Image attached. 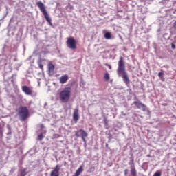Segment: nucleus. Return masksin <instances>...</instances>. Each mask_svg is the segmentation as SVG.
I'll list each match as a JSON object with an SVG mask.
<instances>
[{
    "label": "nucleus",
    "mask_w": 176,
    "mask_h": 176,
    "mask_svg": "<svg viewBox=\"0 0 176 176\" xmlns=\"http://www.w3.org/2000/svg\"><path fill=\"white\" fill-rule=\"evenodd\" d=\"M117 72L118 75L122 74L125 85H130V79L129 78V76L126 72V66L124 65V62L123 61V57L122 56L120 57V60L118 61V68L117 69Z\"/></svg>",
    "instance_id": "obj_1"
},
{
    "label": "nucleus",
    "mask_w": 176,
    "mask_h": 176,
    "mask_svg": "<svg viewBox=\"0 0 176 176\" xmlns=\"http://www.w3.org/2000/svg\"><path fill=\"white\" fill-rule=\"evenodd\" d=\"M72 91V87H65L60 93H59V98L61 102L63 104H66L67 102H69V100H71V93Z\"/></svg>",
    "instance_id": "obj_2"
},
{
    "label": "nucleus",
    "mask_w": 176,
    "mask_h": 176,
    "mask_svg": "<svg viewBox=\"0 0 176 176\" xmlns=\"http://www.w3.org/2000/svg\"><path fill=\"white\" fill-rule=\"evenodd\" d=\"M16 112L21 122H25L30 116V111L28 110V107L25 106H21L16 110Z\"/></svg>",
    "instance_id": "obj_3"
},
{
    "label": "nucleus",
    "mask_w": 176,
    "mask_h": 176,
    "mask_svg": "<svg viewBox=\"0 0 176 176\" xmlns=\"http://www.w3.org/2000/svg\"><path fill=\"white\" fill-rule=\"evenodd\" d=\"M36 5L38 8L40 9L41 13H43L45 19L47 21V23H50L52 21V19H50V17H49V14L47 13V11L46 10V8L45 7V4L42 3V1H38L36 3Z\"/></svg>",
    "instance_id": "obj_4"
},
{
    "label": "nucleus",
    "mask_w": 176,
    "mask_h": 176,
    "mask_svg": "<svg viewBox=\"0 0 176 176\" xmlns=\"http://www.w3.org/2000/svg\"><path fill=\"white\" fill-rule=\"evenodd\" d=\"M75 135L76 137H77V138H79V137H80L83 142L86 144V138L88 137L89 134L85 130L80 129L78 131L75 132Z\"/></svg>",
    "instance_id": "obj_5"
},
{
    "label": "nucleus",
    "mask_w": 176,
    "mask_h": 176,
    "mask_svg": "<svg viewBox=\"0 0 176 176\" xmlns=\"http://www.w3.org/2000/svg\"><path fill=\"white\" fill-rule=\"evenodd\" d=\"M67 46L69 49L75 50L76 49V41L74 38H68L67 41Z\"/></svg>",
    "instance_id": "obj_6"
},
{
    "label": "nucleus",
    "mask_w": 176,
    "mask_h": 176,
    "mask_svg": "<svg viewBox=\"0 0 176 176\" xmlns=\"http://www.w3.org/2000/svg\"><path fill=\"white\" fill-rule=\"evenodd\" d=\"M133 104L137 107L138 109H142L143 112H145V111H146V105L142 104L141 102L134 101Z\"/></svg>",
    "instance_id": "obj_7"
},
{
    "label": "nucleus",
    "mask_w": 176,
    "mask_h": 176,
    "mask_svg": "<svg viewBox=\"0 0 176 176\" xmlns=\"http://www.w3.org/2000/svg\"><path fill=\"white\" fill-rule=\"evenodd\" d=\"M21 89L25 94H27L28 96H31L32 94V89L27 85L22 86Z\"/></svg>",
    "instance_id": "obj_8"
},
{
    "label": "nucleus",
    "mask_w": 176,
    "mask_h": 176,
    "mask_svg": "<svg viewBox=\"0 0 176 176\" xmlns=\"http://www.w3.org/2000/svg\"><path fill=\"white\" fill-rule=\"evenodd\" d=\"M79 108L74 109L73 113V120L75 121V123H78V120H79Z\"/></svg>",
    "instance_id": "obj_9"
},
{
    "label": "nucleus",
    "mask_w": 176,
    "mask_h": 176,
    "mask_svg": "<svg viewBox=\"0 0 176 176\" xmlns=\"http://www.w3.org/2000/svg\"><path fill=\"white\" fill-rule=\"evenodd\" d=\"M50 176H60V166H56L54 169L51 171Z\"/></svg>",
    "instance_id": "obj_10"
},
{
    "label": "nucleus",
    "mask_w": 176,
    "mask_h": 176,
    "mask_svg": "<svg viewBox=\"0 0 176 176\" xmlns=\"http://www.w3.org/2000/svg\"><path fill=\"white\" fill-rule=\"evenodd\" d=\"M69 79V76H68V75L67 74H65L60 77L59 81H60V83H61L62 85H64V83H67V82H68Z\"/></svg>",
    "instance_id": "obj_11"
},
{
    "label": "nucleus",
    "mask_w": 176,
    "mask_h": 176,
    "mask_svg": "<svg viewBox=\"0 0 176 176\" xmlns=\"http://www.w3.org/2000/svg\"><path fill=\"white\" fill-rule=\"evenodd\" d=\"M49 74L53 75L54 74V65L50 63L48 65Z\"/></svg>",
    "instance_id": "obj_12"
},
{
    "label": "nucleus",
    "mask_w": 176,
    "mask_h": 176,
    "mask_svg": "<svg viewBox=\"0 0 176 176\" xmlns=\"http://www.w3.org/2000/svg\"><path fill=\"white\" fill-rule=\"evenodd\" d=\"M131 174L132 176H137V170H135V166L134 165L131 166Z\"/></svg>",
    "instance_id": "obj_13"
},
{
    "label": "nucleus",
    "mask_w": 176,
    "mask_h": 176,
    "mask_svg": "<svg viewBox=\"0 0 176 176\" xmlns=\"http://www.w3.org/2000/svg\"><path fill=\"white\" fill-rule=\"evenodd\" d=\"M112 35L111 34V32H106L104 34V38L105 39H111Z\"/></svg>",
    "instance_id": "obj_14"
},
{
    "label": "nucleus",
    "mask_w": 176,
    "mask_h": 176,
    "mask_svg": "<svg viewBox=\"0 0 176 176\" xmlns=\"http://www.w3.org/2000/svg\"><path fill=\"white\" fill-rule=\"evenodd\" d=\"M27 174H28V173H27V169L24 168L21 171V176H25L27 175Z\"/></svg>",
    "instance_id": "obj_15"
},
{
    "label": "nucleus",
    "mask_w": 176,
    "mask_h": 176,
    "mask_svg": "<svg viewBox=\"0 0 176 176\" xmlns=\"http://www.w3.org/2000/svg\"><path fill=\"white\" fill-rule=\"evenodd\" d=\"M104 79L106 80V82H108L109 80V73H105Z\"/></svg>",
    "instance_id": "obj_16"
},
{
    "label": "nucleus",
    "mask_w": 176,
    "mask_h": 176,
    "mask_svg": "<svg viewBox=\"0 0 176 176\" xmlns=\"http://www.w3.org/2000/svg\"><path fill=\"white\" fill-rule=\"evenodd\" d=\"M153 176H162V172H160V171H156V172L154 173Z\"/></svg>",
    "instance_id": "obj_17"
},
{
    "label": "nucleus",
    "mask_w": 176,
    "mask_h": 176,
    "mask_svg": "<svg viewBox=\"0 0 176 176\" xmlns=\"http://www.w3.org/2000/svg\"><path fill=\"white\" fill-rule=\"evenodd\" d=\"M163 75H164V73H163L162 72L158 73L159 78H163Z\"/></svg>",
    "instance_id": "obj_18"
},
{
    "label": "nucleus",
    "mask_w": 176,
    "mask_h": 176,
    "mask_svg": "<svg viewBox=\"0 0 176 176\" xmlns=\"http://www.w3.org/2000/svg\"><path fill=\"white\" fill-rule=\"evenodd\" d=\"M38 137V140H43V134H40Z\"/></svg>",
    "instance_id": "obj_19"
},
{
    "label": "nucleus",
    "mask_w": 176,
    "mask_h": 176,
    "mask_svg": "<svg viewBox=\"0 0 176 176\" xmlns=\"http://www.w3.org/2000/svg\"><path fill=\"white\" fill-rule=\"evenodd\" d=\"M44 128H45V125H43V124H40V129H41V130H43Z\"/></svg>",
    "instance_id": "obj_20"
},
{
    "label": "nucleus",
    "mask_w": 176,
    "mask_h": 176,
    "mask_svg": "<svg viewBox=\"0 0 176 176\" xmlns=\"http://www.w3.org/2000/svg\"><path fill=\"white\" fill-rule=\"evenodd\" d=\"M38 67L41 68V69H43V65H42V63H39Z\"/></svg>",
    "instance_id": "obj_21"
},
{
    "label": "nucleus",
    "mask_w": 176,
    "mask_h": 176,
    "mask_svg": "<svg viewBox=\"0 0 176 176\" xmlns=\"http://www.w3.org/2000/svg\"><path fill=\"white\" fill-rule=\"evenodd\" d=\"M171 48L173 49V50L175 49V43H171Z\"/></svg>",
    "instance_id": "obj_22"
},
{
    "label": "nucleus",
    "mask_w": 176,
    "mask_h": 176,
    "mask_svg": "<svg viewBox=\"0 0 176 176\" xmlns=\"http://www.w3.org/2000/svg\"><path fill=\"white\" fill-rule=\"evenodd\" d=\"M127 174H129V170L125 169L124 170V175H127Z\"/></svg>",
    "instance_id": "obj_23"
},
{
    "label": "nucleus",
    "mask_w": 176,
    "mask_h": 176,
    "mask_svg": "<svg viewBox=\"0 0 176 176\" xmlns=\"http://www.w3.org/2000/svg\"><path fill=\"white\" fill-rule=\"evenodd\" d=\"M109 69H112V66L109 65Z\"/></svg>",
    "instance_id": "obj_24"
},
{
    "label": "nucleus",
    "mask_w": 176,
    "mask_h": 176,
    "mask_svg": "<svg viewBox=\"0 0 176 176\" xmlns=\"http://www.w3.org/2000/svg\"><path fill=\"white\" fill-rule=\"evenodd\" d=\"M161 79H162V82H164V78H161Z\"/></svg>",
    "instance_id": "obj_25"
},
{
    "label": "nucleus",
    "mask_w": 176,
    "mask_h": 176,
    "mask_svg": "<svg viewBox=\"0 0 176 176\" xmlns=\"http://www.w3.org/2000/svg\"><path fill=\"white\" fill-rule=\"evenodd\" d=\"M109 147V144L108 143L106 144V148H108Z\"/></svg>",
    "instance_id": "obj_26"
},
{
    "label": "nucleus",
    "mask_w": 176,
    "mask_h": 176,
    "mask_svg": "<svg viewBox=\"0 0 176 176\" xmlns=\"http://www.w3.org/2000/svg\"><path fill=\"white\" fill-rule=\"evenodd\" d=\"M175 13L176 14V9L175 10Z\"/></svg>",
    "instance_id": "obj_27"
},
{
    "label": "nucleus",
    "mask_w": 176,
    "mask_h": 176,
    "mask_svg": "<svg viewBox=\"0 0 176 176\" xmlns=\"http://www.w3.org/2000/svg\"><path fill=\"white\" fill-rule=\"evenodd\" d=\"M49 24H50V25H52V23H50Z\"/></svg>",
    "instance_id": "obj_28"
},
{
    "label": "nucleus",
    "mask_w": 176,
    "mask_h": 176,
    "mask_svg": "<svg viewBox=\"0 0 176 176\" xmlns=\"http://www.w3.org/2000/svg\"><path fill=\"white\" fill-rule=\"evenodd\" d=\"M0 27H1V23H0Z\"/></svg>",
    "instance_id": "obj_29"
}]
</instances>
